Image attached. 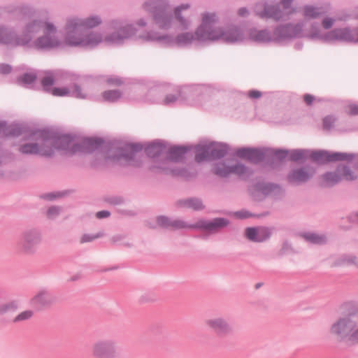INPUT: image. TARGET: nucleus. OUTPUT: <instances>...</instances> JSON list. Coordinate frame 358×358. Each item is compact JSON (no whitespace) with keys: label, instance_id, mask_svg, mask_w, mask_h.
I'll use <instances>...</instances> for the list:
<instances>
[{"label":"nucleus","instance_id":"obj_1","mask_svg":"<svg viewBox=\"0 0 358 358\" xmlns=\"http://www.w3.org/2000/svg\"><path fill=\"white\" fill-rule=\"evenodd\" d=\"M217 21L215 13H205L202 14L201 24L195 32L194 36L189 33L178 36L180 43H189L196 39L198 41H215L222 40L227 43H233L242 40V34L236 28H230L223 30L220 28L208 30L210 27Z\"/></svg>","mask_w":358,"mask_h":358},{"label":"nucleus","instance_id":"obj_2","mask_svg":"<svg viewBox=\"0 0 358 358\" xmlns=\"http://www.w3.org/2000/svg\"><path fill=\"white\" fill-rule=\"evenodd\" d=\"M101 20L98 17H92L80 20L72 18L68 20L65 31L64 43L69 46H94L101 42V38L96 34L92 33L81 38L80 34L83 29L92 28L99 25Z\"/></svg>","mask_w":358,"mask_h":358},{"label":"nucleus","instance_id":"obj_3","mask_svg":"<svg viewBox=\"0 0 358 358\" xmlns=\"http://www.w3.org/2000/svg\"><path fill=\"white\" fill-rule=\"evenodd\" d=\"M80 146L72 143L69 136L57 138H48L41 140L37 143L25 144L20 151L26 154H37L42 156H51L55 150H62L64 154H73L79 150Z\"/></svg>","mask_w":358,"mask_h":358},{"label":"nucleus","instance_id":"obj_4","mask_svg":"<svg viewBox=\"0 0 358 358\" xmlns=\"http://www.w3.org/2000/svg\"><path fill=\"white\" fill-rule=\"evenodd\" d=\"M41 29L43 30V32L45 34V36L38 38L36 43V47L55 48L59 45V43L57 41H53L49 38V36L55 31V27L50 23H40L34 22L27 27L25 31L26 34H31L38 32Z\"/></svg>","mask_w":358,"mask_h":358},{"label":"nucleus","instance_id":"obj_5","mask_svg":"<svg viewBox=\"0 0 358 358\" xmlns=\"http://www.w3.org/2000/svg\"><path fill=\"white\" fill-rule=\"evenodd\" d=\"M357 324L358 315L351 314L336 322L331 327V333L339 338L349 339L351 331Z\"/></svg>","mask_w":358,"mask_h":358},{"label":"nucleus","instance_id":"obj_6","mask_svg":"<svg viewBox=\"0 0 358 358\" xmlns=\"http://www.w3.org/2000/svg\"><path fill=\"white\" fill-rule=\"evenodd\" d=\"M292 2V0H281L280 6L282 8V10L276 8L273 6H266L264 11L261 10L260 6H257L256 10L261 17L278 20L284 15H289L294 12V9L291 6Z\"/></svg>","mask_w":358,"mask_h":358},{"label":"nucleus","instance_id":"obj_7","mask_svg":"<svg viewBox=\"0 0 358 358\" xmlns=\"http://www.w3.org/2000/svg\"><path fill=\"white\" fill-rule=\"evenodd\" d=\"M337 171L339 175L336 173H328L324 174L322 176V185L324 186H331L341 181L342 179L352 180L356 178L354 173L345 167L339 169Z\"/></svg>","mask_w":358,"mask_h":358},{"label":"nucleus","instance_id":"obj_8","mask_svg":"<svg viewBox=\"0 0 358 358\" xmlns=\"http://www.w3.org/2000/svg\"><path fill=\"white\" fill-rule=\"evenodd\" d=\"M224 152L222 149L215 145H209L197 148L195 159L196 162H201L211 158H219L224 156Z\"/></svg>","mask_w":358,"mask_h":358},{"label":"nucleus","instance_id":"obj_9","mask_svg":"<svg viewBox=\"0 0 358 358\" xmlns=\"http://www.w3.org/2000/svg\"><path fill=\"white\" fill-rule=\"evenodd\" d=\"M247 172L246 169L241 165H234L231 163H218L214 169V173L221 177H226L232 173L243 176Z\"/></svg>","mask_w":358,"mask_h":358},{"label":"nucleus","instance_id":"obj_10","mask_svg":"<svg viewBox=\"0 0 358 358\" xmlns=\"http://www.w3.org/2000/svg\"><path fill=\"white\" fill-rule=\"evenodd\" d=\"M205 324L220 335L229 334L231 330L227 322L222 317L208 319L205 321Z\"/></svg>","mask_w":358,"mask_h":358},{"label":"nucleus","instance_id":"obj_11","mask_svg":"<svg viewBox=\"0 0 358 358\" xmlns=\"http://www.w3.org/2000/svg\"><path fill=\"white\" fill-rule=\"evenodd\" d=\"M329 37L331 39L348 42H358V29L353 31L347 29H336L330 34Z\"/></svg>","mask_w":358,"mask_h":358},{"label":"nucleus","instance_id":"obj_12","mask_svg":"<svg viewBox=\"0 0 358 358\" xmlns=\"http://www.w3.org/2000/svg\"><path fill=\"white\" fill-rule=\"evenodd\" d=\"M270 231L265 227H250L245 229L246 237L252 241L262 242L270 236Z\"/></svg>","mask_w":358,"mask_h":358},{"label":"nucleus","instance_id":"obj_13","mask_svg":"<svg viewBox=\"0 0 358 358\" xmlns=\"http://www.w3.org/2000/svg\"><path fill=\"white\" fill-rule=\"evenodd\" d=\"M313 158L320 163L343 160L346 158V155L342 153L330 154L326 151L315 152L313 154Z\"/></svg>","mask_w":358,"mask_h":358},{"label":"nucleus","instance_id":"obj_14","mask_svg":"<svg viewBox=\"0 0 358 358\" xmlns=\"http://www.w3.org/2000/svg\"><path fill=\"white\" fill-rule=\"evenodd\" d=\"M299 31V29L296 26H286L280 28L275 32L274 39L279 40L288 37H294Z\"/></svg>","mask_w":358,"mask_h":358},{"label":"nucleus","instance_id":"obj_15","mask_svg":"<svg viewBox=\"0 0 358 358\" xmlns=\"http://www.w3.org/2000/svg\"><path fill=\"white\" fill-rule=\"evenodd\" d=\"M228 221L224 218H216L210 222H203L199 226L208 231H217L226 227Z\"/></svg>","mask_w":358,"mask_h":358},{"label":"nucleus","instance_id":"obj_16","mask_svg":"<svg viewBox=\"0 0 358 358\" xmlns=\"http://www.w3.org/2000/svg\"><path fill=\"white\" fill-rule=\"evenodd\" d=\"M313 171L304 169H299L292 172L289 176V180L294 182L306 181L311 176Z\"/></svg>","mask_w":358,"mask_h":358},{"label":"nucleus","instance_id":"obj_17","mask_svg":"<svg viewBox=\"0 0 358 358\" xmlns=\"http://www.w3.org/2000/svg\"><path fill=\"white\" fill-rule=\"evenodd\" d=\"M238 155L253 162L259 161L262 158V152L255 149H241L238 151Z\"/></svg>","mask_w":358,"mask_h":358},{"label":"nucleus","instance_id":"obj_18","mask_svg":"<svg viewBox=\"0 0 358 358\" xmlns=\"http://www.w3.org/2000/svg\"><path fill=\"white\" fill-rule=\"evenodd\" d=\"M153 17L157 24L159 27H164L169 22V18L164 10L162 8H155Z\"/></svg>","mask_w":358,"mask_h":358},{"label":"nucleus","instance_id":"obj_19","mask_svg":"<svg viewBox=\"0 0 358 358\" xmlns=\"http://www.w3.org/2000/svg\"><path fill=\"white\" fill-rule=\"evenodd\" d=\"M50 303V297L45 293H41L34 297L31 300V304L37 309L49 304Z\"/></svg>","mask_w":358,"mask_h":358},{"label":"nucleus","instance_id":"obj_20","mask_svg":"<svg viewBox=\"0 0 358 358\" xmlns=\"http://www.w3.org/2000/svg\"><path fill=\"white\" fill-rule=\"evenodd\" d=\"M29 40L25 41H13L10 34L6 30H1L0 31V42L5 44H13V45H22L28 42Z\"/></svg>","mask_w":358,"mask_h":358},{"label":"nucleus","instance_id":"obj_21","mask_svg":"<svg viewBox=\"0 0 358 358\" xmlns=\"http://www.w3.org/2000/svg\"><path fill=\"white\" fill-rule=\"evenodd\" d=\"M157 224L159 227H166L169 226H173L176 228H184L185 227V224L183 222L181 221H176L173 223H170L169 220L165 217H159L157 219Z\"/></svg>","mask_w":358,"mask_h":358},{"label":"nucleus","instance_id":"obj_22","mask_svg":"<svg viewBox=\"0 0 358 358\" xmlns=\"http://www.w3.org/2000/svg\"><path fill=\"white\" fill-rule=\"evenodd\" d=\"M250 38L256 41L265 42L271 40V37L266 31H254L250 34Z\"/></svg>","mask_w":358,"mask_h":358},{"label":"nucleus","instance_id":"obj_23","mask_svg":"<svg viewBox=\"0 0 358 358\" xmlns=\"http://www.w3.org/2000/svg\"><path fill=\"white\" fill-rule=\"evenodd\" d=\"M322 12L318 9L312 6H306L304 8L303 15L306 19H315L322 15Z\"/></svg>","mask_w":358,"mask_h":358},{"label":"nucleus","instance_id":"obj_24","mask_svg":"<svg viewBox=\"0 0 358 358\" xmlns=\"http://www.w3.org/2000/svg\"><path fill=\"white\" fill-rule=\"evenodd\" d=\"M121 94L119 90H108L102 94V98L106 101H115L120 98Z\"/></svg>","mask_w":358,"mask_h":358},{"label":"nucleus","instance_id":"obj_25","mask_svg":"<svg viewBox=\"0 0 358 358\" xmlns=\"http://www.w3.org/2000/svg\"><path fill=\"white\" fill-rule=\"evenodd\" d=\"M37 242H38V239L34 235H33L31 234H25L23 236L22 243L23 247L26 250H29L31 248V247L32 245L36 244Z\"/></svg>","mask_w":358,"mask_h":358},{"label":"nucleus","instance_id":"obj_26","mask_svg":"<svg viewBox=\"0 0 358 358\" xmlns=\"http://www.w3.org/2000/svg\"><path fill=\"white\" fill-rule=\"evenodd\" d=\"M41 84L45 91H50V87L54 84V78L52 73H48L42 79Z\"/></svg>","mask_w":358,"mask_h":358},{"label":"nucleus","instance_id":"obj_27","mask_svg":"<svg viewBox=\"0 0 358 358\" xmlns=\"http://www.w3.org/2000/svg\"><path fill=\"white\" fill-rule=\"evenodd\" d=\"M303 236L307 241L313 243H322L325 241L324 236H319L315 234H305Z\"/></svg>","mask_w":358,"mask_h":358},{"label":"nucleus","instance_id":"obj_28","mask_svg":"<svg viewBox=\"0 0 358 358\" xmlns=\"http://www.w3.org/2000/svg\"><path fill=\"white\" fill-rule=\"evenodd\" d=\"M34 313L31 310H25L17 315L14 319V322H18L24 321L30 319L33 316Z\"/></svg>","mask_w":358,"mask_h":358},{"label":"nucleus","instance_id":"obj_29","mask_svg":"<svg viewBox=\"0 0 358 358\" xmlns=\"http://www.w3.org/2000/svg\"><path fill=\"white\" fill-rule=\"evenodd\" d=\"M162 151V146L159 144L153 143L150 145H149L147 149L146 152L148 155L151 156H155L160 153Z\"/></svg>","mask_w":358,"mask_h":358},{"label":"nucleus","instance_id":"obj_30","mask_svg":"<svg viewBox=\"0 0 358 358\" xmlns=\"http://www.w3.org/2000/svg\"><path fill=\"white\" fill-rule=\"evenodd\" d=\"M50 92L53 96H67V95L70 94L71 91L68 88H66V87H62V88L54 87V88L51 89Z\"/></svg>","mask_w":358,"mask_h":358},{"label":"nucleus","instance_id":"obj_31","mask_svg":"<svg viewBox=\"0 0 358 358\" xmlns=\"http://www.w3.org/2000/svg\"><path fill=\"white\" fill-rule=\"evenodd\" d=\"M186 205L194 210H199L203 208L202 203L199 199H189L186 201Z\"/></svg>","mask_w":358,"mask_h":358},{"label":"nucleus","instance_id":"obj_32","mask_svg":"<svg viewBox=\"0 0 358 358\" xmlns=\"http://www.w3.org/2000/svg\"><path fill=\"white\" fill-rule=\"evenodd\" d=\"M348 340L352 343H358V324L357 326L351 331Z\"/></svg>","mask_w":358,"mask_h":358},{"label":"nucleus","instance_id":"obj_33","mask_svg":"<svg viewBox=\"0 0 358 358\" xmlns=\"http://www.w3.org/2000/svg\"><path fill=\"white\" fill-rule=\"evenodd\" d=\"M334 122V120L333 119V117H329V116L326 117L323 120V127L326 129H329Z\"/></svg>","mask_w":358,"mask_h":358},{"label":"nucleus","instance_id":"obj_34","mask_svg":"<svg viewBox=\"0 0 358 358\" xmlns=\"http://www.w3.org/2000/svg\"><path fill=\"white\" fill-rule=\"evenodd\" d=\"M36 79V76L34 73H27L22 78V81L24 83H31Z\"/></svg>","mask_w":358,"mask_h":358},{"label":"nucleus","instance_id":"obj_35","mask_svg":"<svg viewBox=\"0 0 358 358\" xmlns=\"http://www.w3.org/2000/svg\"><path fill=\"white\" fill-rule=\"evenodd\" d=\"M125 31H126L125 29H123L120 30L121 34H124ZM126 37H127V36H122V35L120 36V34H118L117 36H116V35L115 36H113L109 40L110 41H112V42L117 43V42L120 41L121 39H122L124 38H126Z\"/></svg>","mask_w":358,"mask_h":358},{"label":"nucleus","instance_id":"obj_36","mask_svg":"<svg viewBox=\"0 0 358 358\" xmlns=\"http://www.w3.org/2000/svg\"><path fill=\"white\" fill-rule=\"evenodd\" d=\"M179 95V93L177 92L175 94H169L164 99V103L166 104L173 103L176 101L178 99V96Z\"/></svg>","mask_w":358,"mask_h":358},{"label":"nucleus","instance_id":"obj_37","mask_svg":"<svg viewBox=\"0 0 358 358\" xmlns=\"http://www.w3.org/2000/svg\"><path fill=\"white\" fill-rule=\"evenodd\" d=\"M72 94L77 97L83 99L85 96L81 92V90L78 86H74Z\"/></svg>","mask_w":358,"mask_h":358},{"label":"nucleus","instance_id":"obj_38","mask_svg":"<svg viewBox=\"0 0 358 358\" xmlns=\"http://www.w3.org/2000/svg\"><path fill=\"white\" fill-rule=\"evenodd\" d=\"M303 155H304L303 151L296 150L292 152L291 157L293 160H299V159L303 158Z\"/></svg>","mask_w":358,"mask_h":358},{"label":"nucleus","instance_id":"obj_39","mask_svg":"<svg viewBox=\"0 0 358 358\" xmlns=\"http://www.w3.org/2000/svg\"><path fill=\"white\" fill-rule=\"evenodd\" d=\"M334 22V20L333 19L327 17L323 20L322 25H323L324 28L329 29L333 25Z\"/></svg>","mask_w":358,"mask_h":358},{"label":"nucleus","instance_id":"obj_40","mask_svg":"<svg viewBox=\"0 0 358 358\" xmlns=\"http://www.w3.org/2000/svg\"><path fill=\"white\" fill-rule=\"evenodd\" d=\"M15 308H16V307L14 304H12V303L7 304V305L3 306L0 308V313H3L8 312L10 310H15Z\"/></svg>","mask_w":358,"mask_h":358},{"label":"nucleus","instance_id":"obj_41","mask_svg":"<svg viewBox=\"0 0 358 358\" xmlns=\"http://www.w3.org/2000/svg\"><path fill=\"white\" fill-rule=\"evenodd\" d=\"M303 100L307 105L310 106L315 100V97L311 94H306L303 96Z\"/></svg>","mask_w":358,"mask_h":358},{"label":"nucleus","instance_id":"obj_42","mask_svg":"<svg viewBox=\"0 0 358 358\" xmlns=\"http://www.w3.org/2000/svg\"><path fill=\"white\" fill-rule=\"evenodd\" d=\"M248 96L252 99H258L262 96V93L257 90H251L248 92Z\"/></svg>","mask_w":358,"mask_h":358},{"label":"nucleus","instance_id":"obj_43","mask_svg":"<svg viewBox=\"0 0 358 358\" xmlns=\"http://www.w3.org/2000/svg\"><path fill=\"white\" fill-rule=\"evenodd\" d=\"M59 208L56 207L50 208L48 211L49 217H53L55 215L58 214Z\"/></svg>","mask_w":358,"mask_h":358},{"label":"nucleus","instance_id":"obj_44","mask_svg":"<svg viewBox=\"0 0 358 358\" xmlns=\"http://www.w3.org/2000/svg\"><path fill=\"white\" fill-rule=\"evenodd\" d=\"M349 113L351 115H358V106L350 105L348 106Z\"/></svg>","mask_w":358,"mask_h":358},{"label":"nucleus","instance_id":"obj_45","mask_svg":"<svg viewBox=\"0 0 358 358\" xmlns=\"http://www.w3.org/2000/svg\"><path fill=\"white\" fill-rule=\"evenodd\" d=\"M188 6L187 5H185V6H181L177 8H176L175 10V15H176V17L177 19H178L180 21H181L180 18V12L182 9H187L188 8Z\"/></svg>","mask_w":358,"mask_h":358},{"label":"nucleus","instance_id":"obj_46","mask_svg":"<svg viewBox=\"0 0 358 358\" xmlns=\"http://www.w3.org/2000/svg\"><path fill=\"white\" fill-rule=\"evenodd\" d=\"M107 82H108V83L112 84L114 85H120L122 84V80L117 78L108 79Z\"/></svg>","mask_w":358,"mask_h":358},{"label":"nucleus","instance_id":"obj_47","mask_svg":"<svg viewBox=\"0 0 358 358\" xmlns=\"http://www.w3.org/2000/svg\"><path fill=\"white\" fill-rule=\"evenodd\" d=\"M99 236H87V235H85L82 237L81 238V242L82 243H85V242H88V241H93L94 239L98 238Z\"/></svg>","mask_w":358,"mask_h":358},{"label":"nucleus","instance_id":"obj_48","mask_svg":"<svg viewBox=\"0 0 358 358\" xmlns=\"http://www.w3.org/2000/svg\"><path fill=\"white\" fill-rule=\"evenodd\" d=\"M110 215V213L107 210L99 211L96 213V217L99 219L107 217Z\"/></svg>","mask_w":358,"mask_h":358},{"label":"nucleus","instance_id":"obj_49","mask_svg":"<svg viewBox=\"0 0 358 358\" xmlns=\"http://www.w3.org/2000/svg\"><path fill=\"white\" fill-rule=\"evenodd\" d=\"M10 66L8 65H1L0 66V72L2 73H8L10 71Z\"/></svg>","mask_w":358,"mask_h":358},{"label":"nucleus","instance_id":"obj_50","mask_svg":"<svg viewBox=\"0 0 358 358\" xmlns=\"http://www.w3.org/2000/svg\"><path fill=\"white\" fill-rule=\"evenodd\" d=\"M236 215L240 218H247L250 216V215L248 212L243 211L236 213Z\"/></svg>","mask_w":358,"mask_h":358},{"label":"nucleus","instance_id":"obj_51","mask_svg":"<svg viewBox=\"0 0 358 358\" xmlns=\"http://www.w3.org/2000/svg\"><path fill=\"white\" fill-rule=\"evenodd\" d=\"M238 14L241 17H245L248 15V11L247 10L246 8H242L238 10Z\"/></svg>","mask_w":358,"mask_h":358},{"label":"nucleus","instance_id":"obj_52","mask_svg":"<svg viewBox=\"0 0 358 358\" xmlns=\"http://www.w3.org/2000/svg\"><path fill=\"white\" fill-rule=\"evenodd\" d=\"M185 150L183 148H176L173 150V152L174 153H177L179 155H182V154L185 153Z\"/></svg>","mask_w":358,"mask_h":358},{"label":"nucleus","instance_id":"obj_53","mask_svg":"<svg viewBox=\"0 0 358 358\" xmlns=\"http://www.w3.org/2000/svg\"><path fill=\"white\" fill-rule=\"evenodd\" d=\"M85 144L90 145H95L96 146L98 145V142L96 141H94V140H88L87 141L85 142Z\"/></svg>","mask_w":358,"mask_h":358},{"label":"nucleus","instance_id":"obj_54","mask_svg":"<svg viewBox=\"0 0 358 358\" xmlns=\"http://www.w3.org/2000/svg\"><path fill=\"white\" fill-rule=\"evenodd\" d=\"M6 128V125L4 123H0V134L4 132V129Z\"/></svg>","mask_w":358,"mask_h":358},{"label":"nucleus","instance_id":"obj_55","mask_svg":"<svg viewBox=\"0 0 358 358\" xmlns=\"http://www.w3.org/2000/svg\"><path fill=\"white\" fill-rule=\"evenodd\" d=\"M102 345L101 344H98L96 345L95 347H94V352L95 353L98 354L99 353V349L101 347Z\"/></svg>","mask_w":358,"mask_h":358},{"label":"nucleus","instance_id":"obj_56","mask_svg":"<svg viewBox=\"0 0 358 358\" xmlns=\"http://www.w3.org/2000/svg\"><path fill=\"white\" fill-rule=\"evenodd\" d=\"M351 263L355 265H358V260L356 257H354L353 259L351 260Z\"/></svg>","mask_w":358,"mask_h":358},{"label":"nucleus","instance_id":"obj_57","mask_svg":"<svg viewBox=\"0 0 358 358\" xmlns=\"http://www.w3.org/2000/svg\"><path fill=\"white\" fill-rule=\"evenodd\" d=\"M131 150H137L138 149V147H137V146L134 147L132 145V146H131ZM139 149H141V148H139Z\"/></svg>","mask_w":358,"mask_h":358},{"label":"nucleus","instance_id":"obj_58","mask_svg":"<svg viewBox=\"0 0 358 358\" xmlns=\"http://www.w3.org/2000/svg\"><path fill=\"white\" fill-rule=\"evenodd\" d=\"M48 197L49 199H52V198H54L55 196H52V195H48Z\"/></svg>","mask_w":358,"mask_h":358},{"label":"nucleus","instance_id":"obj_59","mask_svg":"<svg viewBox=\"0 0 358 358\" xmlns=\"http://www.w3.org/2000/svg\"><path fill=\"white\" fill-rule=\"evenodd\" d=\"M149 6H150V5H148V4L145 5V7L147 8L148 10L149 9V8H148Z\"/></svg>","mask_w":358,"mask_h":358},{"label":"nucleus","instance_id":"obj_60","mask_svg":"<svg viewBox=\"0 0 358 358\" xmlns=\"http://www.w3.org/2000/svg\"><path fill=\"white\" fill-rule=\"evenodd\" d=\"M357 17L358 18V13L357 14Z\"/></svg>","mask_w":358,"mask_h":358},{"label":"nucleus","instance_id":"obj_61","mask_svg":"<svg viewBox=\"0 0 358 358\" xmlns=\"http://www.w3.org/2000/svg\"><path fill=\"white\" fill-rule=\"evenodd\" d=\"M357 220H358V214H357Z\"/></svg>","mask_w":358,"mask_h":358}]
</instances>
